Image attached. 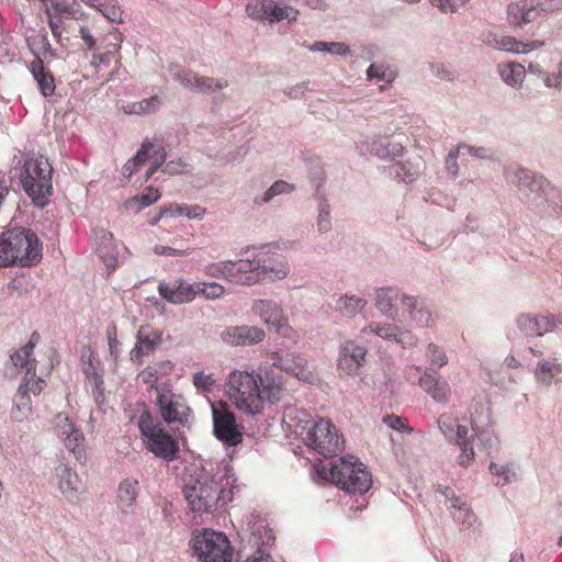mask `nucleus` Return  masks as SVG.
<instances>
[{
    "mask_svg": "<svg viewBox=\"0 0 562 562\" xmlns=\"http://www.w3.org/2000/svg\"><path fill=\"white\" fill-rule=\"evenodd\" d=\"M229 398L236 407L247 414H258L265 401L280 402L286 394L282 376L271 371L263 374L234 371L228 380Z\"/></svg>",
    "mask_w": 562,
    "mask_h": 562,
    "instance_id": "f257e3e1",
    "label": "nucleus"
},
{
    "mask_svg": "<svg viewBox=\"0 0 562 562\" xmlns=\"http://www.w3.org/2000/svg\"><path fill=\"white\" fill-rule=\"evenodd\" d=\"M42 256V244L32 229L15 227L0 235L1 267H32Z\"/></svg>",
    "mask_w": 562,
    "mask_h": 562,
    "instance_id": "f03ea898",
    "label": "nucleus"
},
{
    "mask_svg": "<svg viewBox=\"0 0 562 562\" xmlns=\"http://www.w3.org/2000/svg\"><path fill=\"white\" fill-rule=\"evenodd\" d=\"M319 474L349 493L362 494L371 486L366 467L353 456L341 457L317 470Z\"/></svg>",
    "mask_w": 562,
    "mask_h": 562,
    "instance_id": "7ed1b4c3",
    "label": "nucleus"
},
{
    "mask_svg": "<svg viewBox=\"0 0 562 562\" xmlns=\"http://www.w3.org/2000/svg\"><path fill=\"white\" fill-rule=\"evenodd\" d=\"M52 175L53 167L47 158L43 156L25 158L20 180L25 193L40 209L49 203V198L53 194Z\"/></svg>",
    "mask_w": 562,
    "mask_h": 562,
    "instance_id": "20e7f679",
    "label": "nucleus"
},
{
    "mask_svg": "<svg viewBox=\"0 0 562 562\" xmlns=\"http://www.w3.org/2000/svg\"><path fill=\"white\" fill-rule=\"evenodd\" d=\"M305 419H299L295 431L303 441L324 457L337 454L342 449V441L338 431L329 420L312 418L304 415Z\"/></svg>",
    "mask_w": 562,
    "mask_h": 562,
    "instance_id": "39448f33",
    "label": "nucleus"
},
{
    "mask_svg": "<svg viewBox=\"0 0 562 562\" xmlns=\"http://www.w3.org/2000/svg\"><path fill=\"white\" fill-rule=\"evenodd\" d=\"M137 426L146 449L156 458L166 462H171L178 458V442L165 431L160 422L148 409L144 408L142 411Z\"/></svg>",
    "mask_w": 562,
    "mask_h": 562,
    "instance_id": "423d86ee",
    "label": "nucleus"
},
{
    "mask_svg": "<svg viewBox=\"0 0 562 562\" xmlns=\"http://www.w3.org/2000/svg\"><path fill=\"white\" fill-rule=\"evenodd\" d=\"M224 493L225 490L215 477L206 473L199 474L183 486L184 498L190 509L198 515L212 513Z\"/></svg>",
    "mask_w": 562,
    "mask_h": 562,
    "instance_id": "0eeeda50",
    "label": "nucleus"
},
{
    "mask_svg": "<svg viewBox=\"0 0 562 562\" xmlns=\"http://www.w3.org/2000/svg\"><path fill=\"white\" fill-rule=\"evenodd\" d=\"M190 546L194 554L203 562H232L233 553L229 540L212 529H203L192 535Z\"/></svg>",
    "mask_w": 562,
    "mask_h": 562,
    "instance_id": "6e6552de",
    "label": "nucleus"
},
{
    "mask_svg": "<svg viewBox=\"0 0 562 562\" xmlns=\"http://www.w3.org/2000/svg\"><path fill=\"white\" fill-rule=\"evenodd\" d=\"M155 403L161 419L168 425H191L192 411L182 395L173 393L169 387H156Z\"/></svg>",
    "mask_w": 562,
    "mask_h": 562,
    "instance_id": "1a4fd4ad",
    "label": "nucleus"
},
{
    "mask_svg": "<svg viewBox=\"0 0 562 562\" xmlns=\"http://www.w3.org/2000/svg\"><path fill=\"white\" fill-rule=\"evenodd\" d=\"M389 317L400 323L415 322L418 326L428 327L432 324V317L428 310L418 306V300L407 296L398 291L389 289Z\"/></svg>",
    "mask_w": 562,
    "mask_h": 562,
    "instance_id": "9d476101",
    "label": "nucleus"
},
{
    "mask_svg": "<svg viewBox=\"0 0 562 562\" xmlns=\"http://www.w3.org/2000/svg\"><path fill=\"white\" fill-rule=\"evenodd\" d=\"M213 432L215 437L225 445L235 447L243 441L244 435L240 431L234 413L223 401L213 402L212 405Z\"/></svg>",
    "mask_w": 562,
    "mask_h": 562,
    "instance_id": "9b49d317",
    "label": "nucleus"
},
{
    "mask_svg": "<svg viewBox=\"0 0 562 562\" xmlns=\"http://www.w3.org/2000/svg\"><path fill=\"white\" fill-rule=\"evenodd\" d=\"M247 14L258 21L267 20L270 23H277L286 20L294 22L300 15V11L283 0H250L246 7Z\"/></svg>",
    "mask_w": 562,
    "mask_h": 562,
    "instance_id": "f8f14e48",
    "label": "nucleus"
},
{
    "mask_svg": "<svg viewBox=\"0 0 562 562\" xmlns=\"http://www.w3.org/2000/svg\"><path fill=\"white\" fill-rule=\"evenodd\" d=\"M251 312L260 317L266 325L273 327L280 336L292 337L293 341H296L297 335L290 327L283 308L276 301L255 300L251 304Z\"/></svg>",
    "mask_w": 562,
    "mask_h": 562,
    "instance_id": "ddd939ff",
    "label": "nucleus"
},
{
    "mask_svg": "<svg viewBox=\"0 0 562 562\" xmlns=\"http://www.w3.org/2000/svg\"><path fill=\"white\" fill-rule=\"evenodd\" d=\"M552 0H519L507 9L508 22L513 26H522L553 10Z\"/></svg>",
    "mask_w": 562,
    "mask_h": 562,
    "instance_id": "4468645a",
    "label": "nucleus"
},
{
    "mask_svg": "<svg viewBox=\"0 0 562 562\" xmlns=\"http://www.w3.org/2000/svg\"><path fill=\"white\" fill-rule=\"evenodd\" d=\"M272 366L297 378L306 383H314L317 379L307 368L306 359L297 353L276 352L271 357Z\"/></svg>",
    "mask_w": 562,
    "mask_h": 562,
    "instance_id": "2eb2a0df",
    "label": "nucleus"
},
{
    "mask_svg": "<svg viewBox=\"0 0 562 562\" xmlns=\"http://www.w3.org/2000/svg\"><path fill=\"white\" fill-rule=\"evenodd\" d=\"M53 424L57 435L64 440L66 448L79 459L83 452L82 442L85 440L82 432L75 427L67 414L58 413Z\"/></svg>",
    "mask_w": 562,
    "mask_h": 562,
    "instance_id": "dca6fc26",
    "label": "nucleus"
},
{
    "mask_svg": "<svg viewBox=\"0 0 562 562\" xmlns=\"http://www.w3.org/2000/svg\"><path fill=\"white\" fill-rule=\"evenodd\" d=\"M157 291L170 304H187L195 299L194 283L191 284L183 278L161 281L158 284Z\"/></svg>",
    "mask_w": 562,
    "mask_h": 562,
    "instance_id": "f3484780",
    "label": "nucleus"
},
{
    "mask_svg": "<svg viewBox=\"0 0 562 562\" xmlns=\"http://www.w3.org/2000/svg\"><path fill=\"white\" fill-rule=\"evenodd\" d=\"M228 268V282L231 283L246 286L261 283L258 258L229 260Z\"/></svg>",
    "mask_w": 562,
    "mask_h": 562,
    "instance_id": "a211bd4d",
    "label": "nucleus"
},
{
    "mask_svg": "<svg viewBox=\"0 0 562 562\" xmlns=\"http://www.w3.org/2000/svg\"><path fill=\"white\" fill-rule=\"evenodd\" d=\"M510 181L526 194L536 193L547 198L554 191V187L543 176L527 169H518Z\"/></svg>",
    "mask_w": 562,
    "mask_h": 562,
    "instance_id": "6ab92c4d",
    "label": "nucleus"
},
{
    "mask_svg": "<svg viewBox=\"0 0 562 562\" xmlns=\"http://www.w3.org/2000/svg\"><path fill=\"white\" fill-rule=\"evenodd\" d=\"M367 350L348 340L341 345L337 360L338 371L340 374L355 375L358 373L366 358Z\"/></svg>",
    "mask_w": 562,
    "mask_h": 562,
    "instance_id": "aec40b11",
    "label": "nucleus"
},
{
    "mask_svg": "<svg viewBox=\"0 0 562 562\" xmlns=\"http://www.w3.org/2000/svg\"><path fill=\"white\" fill-rule=\"evenodd\" d=\"M562 319L554 315H529L522 314L517 318L519 329L527 336L541 337L552 331Z\"/></svg>",
    "mask_w": 562,
    "mask_h": 562,
    "instance_id": "412c9836",
    "label": "nucleus"
},
{
    "mask_svg": "<svg viewBox=\"0 0 562 562\" xmlns=\"http://www.w3.org/2000/svg\"><path fill=\"white\" fill-rule=\"evenodd\" d=\"M258 260L261 282L283 280L291 273V266L283 255L273 254L259 257Z\"/></svg>",
    "mask_w": 562,
    "mask_h": 562,
    "instance_id": "4be33fe9",
    "label": "nucleus"
},
{
    "mask_svg": "<svg viewBox=\"0 0 562 562\" xmlns=\"http://www.w3.org/2000/svg\"><path fill=\"white\" fill-rule=\"evenodd\" d=\"M139 483L136 479H124L117 486L115 503L121 513L132 515L136 510L139 495Z\"/></svg>",
    "mask_w": 562,
    "mask_h": 562,
    "instance_id": "5701e85b",
    "label": "nucleus"
},
{
    "mask_svg": "<svg viewBox=\"0 0 562 562\" xmlns=\"http://www.w3.org/2000/svg\"><path fill=\"white\" fill-rule=\"evenodd\" d=\"M56 484L63 495L70 502L76 501L82 492V484L79 476L65 464L55 468Z\"/></svg>",
    "mask_w": 562,
    "mask_h": 562,
    "instance_id": "b1692460",
    "label": "nucleus"
},
{
    "mask_svg": "<svg viewBox=\"0 0 562 562\" xmlns=\"http://www.w3.org/2000/svg\"><path fill=\"white\" fill-rule=\"evenodd\" d=\"M425 169V161L417 156L413 160H396L389 165L390 173L406 183L415 181Z\"/></svg>",
    "mask_w": 562,
    "mask_h": 562,
    "instance_id": "393cba45",
    "label": "nucleus"
},
{
    "mask_svg": "<svg viewBox=\"0 0 562 562\" xmlns=\"http://www.w3.org/2000/svg\"><path fill=\"white\" fill-rule=\"evenodd\" d=\"M334 299V310L345 318H355L367 305V300L355 294H339Z\"/></svg>",
    "mask_w": 562,
    "mask_h": 562,
    "instance_id": "a878e982",
    "label": "nucleus"
},
{
    "mask_svg": "<svg viewBox=\"0 0 562 562\" xmlns=\"http://www.w3.org/2000/svg\"><path fill=\"white\" fill-rule=\"evenodd\" d=\"M30 71L36 81L41 93L44 97H50L54 94L56 86L55 79L52 72L44 66L41 57H36L30 64Z\"/></svg>",
    "mask_w": 562,
    "mask_h": 562,
    "instance_id": "bb28decb",
    "label": "nucleus"
},
{
    "mask_svg": "<svg viewBox=\"0 0 562 562\" xmlns=\"http://www.w3.org/2000/svg\"><path fill=\"white\" fill-rule=\"evenodd\" d=\"M161 342V335L158 331L142 327L137 334V342L131 352V359H139L155 350Z\"/></svg>",
    "mask_w": 562,
    "mask_h": 562,
    "instance_id": "cd10ccee",
    "label": "nucleus"
},
{
    "mask_svg": "<svg viewBox=\"0 0 562 562\" xmlns=\"http://www.w3.org/2000/svg\"><path fill=\"white\" fill-rule=\"evenodd\" d=\"M544 45L541 41L520 42L514 36H499L494 38V46L497 49L505 50L513 54H524Z\"/></svg>",
    "mask_w": 562,
    "mask_h": 562,
    "instance_id": "c85d7f7f",
    "label": "nucleus"
},
{
    "mask_svg": "<svg viewBox=\"0 0 562 562\" xmlns=\"http://www.w3.org/2000/svg\"><path fill=\"white\" fill-rule=\"evenodd\" d=\"M32 412L31 397L27 394V383L21 382L18 391L13 397V407L11 411V418L14 422L21 423L25 420Z\"/></svg>",
    "mask_w": 562,
    "mask_h": 562,
    "instance_id": "c756f323",
    "label": "nucleus"
},
{
    "mask_svg": "<svg viewBox=\"0 0 562 562\" xmlns=\"http://www.w3.org/2000/svg\"><path fill=\"white\" fill-rule=\"evenodd\" d=\"M99 240L97 251L108 267L114 268L119 255L117 247L113 244V234L100 228L95 232Z\"/></svg>",
    "mask_w": 562,
    "mask_h": 562,
    "instance_id": "7c9ffc66",
    "label": "nucleus"
},
{
    "mask_svg": "<svg viewBox=\"0 0 562 562\" xmlns=\"http://www.w3.org/2000/svg\"><path fill=\"white\" fill-rule=\"evenodd\" d=\"M182 86L194 92L207 93L215 89H222L227 86V82L215 81L213 78L201 77L196 74L186 72Z\"/></svg>",
    "mask_w": 562,
    "mask_h": 562,
    "instance_id": "2f4dec72",
    "label": "nucleus"
},
{
    "mask_svg": "<svg viewBox=\"0 0 562 562\" xmlns=\"http://www.w3.org/2000/svg\"><path fill=\"white\" fill-rule=\"evenodd\" d=\"M498 72L506 85L518 87L525 80L526 68L518 63H507L498 65Z\"/></svg>",
    "mask_w": 562,
    "mask_h": 562,
    "instance_id": "473e14b6",
    "label": "nucleus"
},
{
    "mask_svg": "<svg viewBox=\"0 0 562 562\" xmlns=\"http://www.w3.org/2000/svg\"><path fill=\"white\" fill-rule=\"evenodd\" d=\"M27 46L34 55V58L40 57L42 54L45 58L56 57L55 50L53 49L48 37L45 33H37L26 37Z\"/></svg>",
    "mask_w": 562,
    "mask_h": 562,
    "instance_id": "72a5a7b5",
    "label": "nucleus"
},
{
    "mask_svg": "<svg viewBox=\"0 0 562 562\" xmlns=\"http://www.w3.org/2000/svg\"><path fill=\"white\" fill-rule=\"evenodd\" d=\"M303 47L310 52H324L337 56H347L350 54V47L341 42H324L318 41L313 44L303 43Z\"/></svg>",
    "mask_w": 562,
    "mask_h": 562,
    "instance_id": "f704fd0d",
    "label": "nucleus"
},
{
    "mask_svg": "<svg viewBox=\"0 0 562 562\" xmlns=\"http://www.w3.org/2000/svg\"><path fill=\"white\" fill-rule=\"evenodd\" d=\"M562 371L561 364L555 359L544 360L538 363L536 369V378L538 382L550 385L554 378Z\"/></svg>",
    "mask_w": 562,
    "mask_h": 562,
    "instance_id": "c9c22d12",
    "label": "nucleus"
},
{
    "mask_svg": "<svg viewBox=\"0 0 562 562\" xmlns=\"http://www.w3.org/2000/svg\"><path fill=\"white\" fill-rule=\"evenodd\" d=\"M151 146L153 144L149 140L143 142L135 156L123 166L124 176L131 177L147 161Z\"/></svg>",
    "mask_w": 562,
    "mask_h": 562,
    "instance_id": "e433bc0d",
    "label": "nucleus"
},
{
    "mask_svg": "<svg viewBox=\"0 0 562 562\" xmlns=\"http://www.w3.org/2000/svg\"><path fill=\"white\" fill-rule=\"evenodd\" d=\"M161 102L158 97H151L138 102H133L124 108L126 114L147 115L155 113Z\"/></svg>",
    "mask_w": 562,
    "mask_h": 562,
    "instance_id": "4c0bfd02",
    "label": "nucleus"
},
{
    "mask_svg": "<svg viewBox=\"0 0 562 562\" xmlns=\"http://www.w3.org/2000/svg\"><path fill=\"white\" fill-rule=\"evenodd\" d=\"M34 344L31 341L26 344L23 348L15 351L10 357V361L14 368L25 369V372L29 371V367H32L35 370V360H31L30 357L33 352Z\"/></svg>",
    "mask_w": 562,
    "mask_h": 562,
    "instance_id": "58836bf2",
    "label": "nucleus"
},
{
    "mask_svg": "<svg viewBox=\"0 0 562 562\" xmlns=\"http://www.w3.org/2000/svg\"><path fill=\"white\" fill-rule=\"evenodd\" d=\"M93 8L111 22H122V11L115 0H98Z\"/></svg>",
    "mask_w": 562,
    "mask_h": 562,
    "instance_id": "ea45409f",
    "label": "nucleus"
},
{
    "mask_svg": "<svg viewBox=\"0 0 562 562\" xmlns=\"http://www.w3.org/2000/svg\"><path fill=\"white\" fill-rule=\"evenodd\" d=\"M195 296L203 295L207 300H216L224 295L225 289L216 282H198L194 283Z\"/></svg>",
    "mask_w": 562,
    "mask_h": 562,
    "instance_id": "a19ab883",
    "label": "nucleus"
},
{
    "mask_svg": "<svg viewBox=\"0 0 562 562\" xmlns=\"http://www.w3.org/2000/svg\"><path fill=\"white\" fill-rule=\"evenodd\" d=\"M149 142L153 144V146L150 148L149 158L147 161L150 162V168L158 170L160 167H162L167 158V153L160 139L154 138Z\"/></svg>",
    "mask_w": 562,
    "mask_h": 562,
    "instance_id": "79ce46f5",
    "label": "nucleus"
},
{
    "mask_svg": "<svg viewBox=\"0 0 562 562\" xmlns=\"http://www.w3.org/2000/svg\"><path fill=\"white\" fill-rule=\"evenodd\" d=\"M266 333L257 326L241 325V346H250L262 341Z\"/></svg>",
    "mask_w": 562,
    "mask_h": 562,
    "instance_id": "37998d69",
    "label": "nucleus"
},
{
    "mask_svg": "<svg viewBox=\"0 0 562 562\" xmlns=\"http://www.w3.org/2000/svg\"><path fill=\"white\" fill-rule=\"evenodd\" d=\"M293 190V184H290L283 180H278L263 193L259 203H269L277 195L291 193Z\"/></svg>",
    "mask_w": 562,
    "mask_h": 562,
    "instance_id": "c03bdc74",
    "label": "nucleus"
},
{
    "mask_svg": "<svg viewBox=\"0 0 562 562\" xmlns=\"http://www.w3.org/2000/svg\"><path fill=\"white\" fill-rule=\"evenodd\" d=\"M159 196H160V194H159L158 190L149 187L146 189V192L144 194L130 201V206L132 209H136L137 211H140L142 209L155 203L159 199Z\"/></svg>",
    "mask_w": 562,
    "mask_h": 562,
    "instance_id": "a18cd8bd",
    "label": "nucleus"
},
{
    "mask_svg": "<svg viewBox=\"0 0 562 562\" xmlns=\"http://www.w3.org/2000/svg\"><path fill=\"white\" fill-rule=\"evenodd\" d=\"M29 371L24 373V376L21 382L27 383V394L30 393L36 395L40 394L43 390L44 380L36 376L35 370L32 367H29Z\"/></svg>",
    "mask_w": 562,
    "mask_h": 562,
    "instance_id": "49530a36",
    "label": "nucleus"
},
{
    "mask_svg": "<svg viewBox=\"0 0 562 562\" xmlns=\"http://www.w3.org/2000/svg\"><path fill=\"white\" fill-rule=\"evenodd\" d=\"M457 425L458 420L451 414H442L438 418V426L448 439L453 438Z\"/></svg>",
    "mask_w": 562,
    "mask_h": 562,
    "instance_id": "de8ad7c7",
    "label": "nucleus"
},
{
    "mask_svg": "<svg viewBox=\"0 0 562 562\" xmlns=\"http://www.w3.org/2000/svg\"><path fill=\"white\" fill-rule=\"evenodd\" d=\"M490 471L492 474L501 477L497 484L509 483L512 481V477L516 476V473L507 464H497L495 462H492L490 464Z\"/></svg>",
    "mask_w": 562,
    "mask_h": 562,
    "instance_id": "09e8293b",
    "label": "nucleus"
},
{
    "mask_svg": "<svg viewBox=\"0 0 562 562\" xmlns=\"http://www.w3.org/2000/svg\"><path fill=\"white\" fill-rule=\"evenodd\" d=\"M221 339L229 346H241V325L225 328L221 333Z\"/></svg>",
    "mask_w": 562,
    "mask_h": 562,
    "instance_id": "8fccbe9b",
    "label": "nucleus"
},
{
    "mask_svg": "<svg viewBox=\"0 0 562 562\" xmlns=\"http://www.w3.org/2000/svg\"><path fill=\"white\" fill-rule=\"evenodd\" d=\"M317 231L322 234L328 233L331 229V220L328 204H322L317 217Z\"/></svg>",
    "mask_w": 562,
    "mask_h": 562,
    "instance_id": "3c124183",
    "label": "nucleus"
},
{
    "mask_svg": "<svg viewBox=\"0 0 562 562\" xmlns=\"http://www.w3.org/2000/svg\"><path fill=\"white\" fill-rule=\"evenodd\" d=\"M459 447L461 449V453L458 457V463L463 468H468L473 462L475 456L472 442L471 440L460 441Z\"/></svg>",
    "mask_w": 562,
    "mask_h": 562,
    "instance_id": "603ef678",
    "label": "nucleus"
},
{
    "mask_svg": "<svg viewBox=\"0 0 562 562\" xmlns=\"http://www.w3.org/2000/svg\"><path fill=\"white\" fill-rule=\"evenodd\" d=\"M364 145L367 147V151H369L371 155H374L382 160L386 157V147L382 136L373 137Z\"/></svg>",
    "mask_w": 562,
    "mask_h": 562,
    "instance_id": "864d4df0",
    "label": "nucleus"
},
{
    "mask_svg": "<svg viewBox=\"0 0 562 562\" xmlns=\"http://www.w3.org/2000/svg\"><path fill=\"white\" fill-rule=\"evenodd\" d=\"M193 384L198 390L202 392H210L215 385V380L211 374H205L204 372H196L193 375Z\"/></svg>",
    "mask_w": 562,
    "mask_h": 562,
    "instance_id": "5fc2aeb1",
    "label": "nucleus"
},
{
    "mask_svg": "<svg viewBox=\"0 0 562 562\" xmlns=\"http://www.w3.org/2000/svg\"><path fill=\"white\" fill-rule=\"evenodd\" d=\"M469 0H430L434 7L440 9L441 12H457L462 8Z\"/></svg>",
    "mask_w": 562,
    "mask_h": 562,
    "instance_id": "6e6d98bb",
    "label": "nucleus"
},
{
    "mask_svg": "<svg viewBox=\"0 0 562 562\" xmlns=\"http://www.w3.org/2000/svg\"><path fill=\"white\" fill-rule=\"evenodd\" d=\"M229 260L212 263L205 267L204 272L214 278H225L228 281Z\"/></svg>",
    "mask_w": 562,
    "mask_h": 562,
    "instance_id": "4d7b16f0",
    "label": "nucleus"
},
{
    "mask_svg": "<svg viewBox=\"0 0 562 562\" xmlns=\"http://www.w3.org/2000/svg\"><path fill=\"white\" fill-rule=\"evenodd\" d=\"M428 394L436 402H446L450 395V386L446 381L439 380Z\"/></svg>",
    "mask_w": 562,
    "mask_h": 562,
    "instance_id": "13d9d810",
    "label": "nucleus"
},
{
    "mask_svg": "<svg viewBox=\"0 0 562 562\" xmlns=\"http://www.w3.org/2000/svg\"><path fill=\"white\" fill-rule=\"evenodd\" d=\"M389 427L401 434L411 435L413 432V428L408 425V420L396 415H389Z\"/></svg>",
    "mask_w": 562,
    "mask_h": 562,
    "instance_id": "bf43d9fd",
    "label": "nucleus"
},
{
    "mask_svg": "<svg viewBox=\"0 0 562 562\" xmlns=\"http://www.w3.org/2000/svg\"><path fill=\"white\" fill-rule=\"evenodd\" d=\"M427 353H428L429 360L434 364H437L438 367H443L448 362V358H447L446 353L441 350V348H439L435 344L428 345Z\"/></svg>",
    "mask_w": 562,
    "mask_h": 562,
    "instance_id": "052dcab7",
    "label": "nucleus"
},
{
    "mask_svg": "<svg viewBox=\"0 0 562 562\" xmlns=\"http://www.w3.org/2000/svg\"><path fill=\"white\" fill-rule=\"evenodd\" d=\"M361 335L366 339H368L372 335L383 339L386 337V328L381 323L372 322L361 329Z\"/></svg>",
    "mask_w": 562,
    "mask_h": 562,
    "instance_id": "680f3d73",
    "label": "nucleus"
},
{
    "mask_svg": "<svg viewBox=\"0 0 562 562\" xmlns=\"http://www.w3.org/2000/svg\"><path fill=\"white\" fill-rule=\"evenodd\" d=\"M113 53L110 50L102 54L93 53L90 65L95 69V71H100L102 66L106 67L110 65Z\"/></svg>",
    "mask_w": 562,
    "mask_h": 562,
    "instance_id": "e2e57ef3",
    "label": "nucleus"
},
{
    "mask_svg": "<svg viewBox=\"0 0 562 562\" xmlns=\"http://www.w3.org/2000/svg\"><path fill=\"white\" fill-rule=\"evenodd\" d=\"M83 372L88 382L93 381V378H102L101 373L99 372V361L93 355L89 356V360L85 364Z\"/></svg>",
    "mask_w": 562,
    "mask_h": 562,
    "instance_id": "0e129e2a",
    "label": "nucleus"
},
{
    "mask_svg": "<svg viewBox=\"0 0 562 562\" xmlns=\"http://www.w3.org/2000/svg\"><path fill=\"white\" fill-rule=\"evenodd\" d=\"M45 13L48 16V25L50 27V31L56 38H60L64 30V24L60 19H53L52 16V9L46 5Z\"/></svg>",
    "mask_w": 562,
    "mask_h": 562,
    "instance_id": "69168bd1",
    "label": "nucleus"
},
{
    "mask_svg": "<svg viewBox=\"0 0 562 562\" xmlns=\"http://www.w3.org/2000/svg\"><path fill=\"white\" fill-rule=\"evenodd\" d=\"M89 384L92 387V394H93L94 401L100 406L104 401L103 379L102 378H93V381H90Z\"/></svg>",
    "mask_w": 562,
    "mask_h": 562,
    "instance_id": "338daca9",
    "label": "nucleus"
},
{
    "mask_svg": "<svg viewBox=\"0 0 562 562\" xmlns=\"http://www.w3.org/2000/svg\"><path fill=\"white\" fill-rule=\"evenodd\" d=\"M187 164L181 159H175L168 161L162 171L169 175H179L186 171Z\"/></svg>",
    "mask_w": 562,
    "mask_h": 562,
    "instance_id": "774afa93",
    "label": "nucleus"
}]
</instances>
